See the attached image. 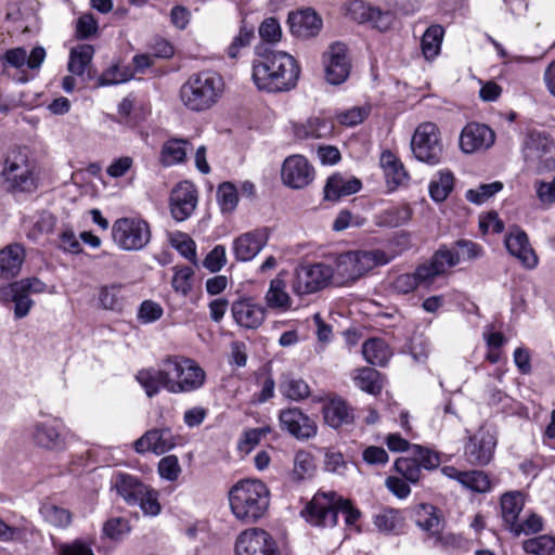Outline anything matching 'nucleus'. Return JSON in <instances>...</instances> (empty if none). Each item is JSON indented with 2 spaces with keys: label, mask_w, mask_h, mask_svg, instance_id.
Segmentation results:
<instances>
[{
  "label": "nucleus",
  "mask_w": 555,
  "mask_h": 555,
  "mask_svg": "<svg viewBox=\"0 0 555 555\" xmlns=\"http://www.w3.org/2000/svg\"><path fill=\"white\" fill-rule=\"evenodd\" d=\"M313 457L306 451H298L294 457L293 475L297 480H302L312 476L314 472Z\"/></svg>",
  "instance_id": "3c124183"
},
{
  "label": "nucleus",
  "mask_w": 555,
  "mask_h": 555,
  "mask_svg": "<svg viewBox=\"0 0 555 555\" xmlns=\"http://www.w3.org/2000/svg\"><path fill=\"white\" fill-rule=\"evenodd\" d=\"M453 253L460 255L461 260H474L482 256L483 250L480 245L470 240H457L453 243L452 248H449Z\"/></svg>",
  "instance_id": "5fc2aeb1"
},
{
  "label": "nucleus",
  "mask_w": 555,
  "mask_h": 555,
  "mask_svg": "<svg viewBox=\"0 0 555 555\" xmlns=\"http://www.w3.org/2000/svg\"><path fill=\"white\" fill-rule=\"evenodd\" d=\"M194 271L190 267L177 268L172 278V287L176 292L188 295L192 289Z\"/></svg>",
  "instance_id": "bf43d9fd"
},
{
  "label": "nucleus",
  "mask_w": 555,
  "mask_h": 555,
  "mask_svg": "<svg viewBox=\"0 0 555 555\" xmlns=\"http://www.w3.org/2000/svg\"><path fill=\"white\" fill-rule=\"evenodd\" d=\"M268 235L264 231L256 230L238 236L234 241V254L237 260H251L266 246Z\"/></svg>",
  "instance_id": "a878e982"
},
{
  "label": "nucleus",
  "mask_w": 555,
  "mask_h": 555,
  "mask_svg": "<svg viewBox=\"0 0 555 555\" xmlns=\"http://www.w3.org/2000/svg\"><path fill=\"white\" fill-rule=\"evenodd\" d=\"M94 55V49L91 44H79L69 52L68 70L77 76H81L90 65Z\"/></svg>",
  "instance_id": "58836bf2"
},
{
  "label": "nucleus",
  "mask_w": 555,
  "mask_h": 555,
  "mask_svg": "<svg viewBox=\"0 0 555 555\" xmlns=\"http://www.w3.org/2000/svg\"><path fill=\"white\" fill-rule=\"evenodd\" d=\"M281 178L292 189H302L314 178V169L302 155L288 156L282 166Z\"/></svg>",
  "instance_id": "dca6fc26"
},
{
  "label": "nucleus",
  "mask_w": 555,
  "mask_h": 555,
  "mask_svg": "<svg viewBox=\"0 0 555 555\" xmlns=\"http://www.w3.org/2000/svg\"><path fill=\"white\" fill-rule=\"evenodd\" d=\"M525 499L521 492L513 491L504 493L501 498V514L508 530L518 521V516L524 508Z\"/></svg>",
  "instance_id": "72a5a7b5"
},
{
  "label": "nucleus",
  "mask_w": 555,
  "mask_h": 555,
  "mask_svg": "<svg viewBox=\"0 0 555 555\" xmlns=\"http://www.w3.org/2000/svg\"><path fill=\"white\" fill-rule=\"evenodd\" d=\"M325 78L331 85L343 83L350 74L351 63L346 44L335 42L323 55Z\"/></svg>",
  "instance_id": "2eb2a0df"
},
{
  "label": "nucleus",
  "mask_w": 555,
  "mask_h": 555,
  "mask_svg": "<svg viewBox=\"0 0 555 555\" xmlns=\"http://www.w3.org/2000/svg\"><path fill=\"white\" fill-rule=\"evenodd\" d=\"M282 393L292 400H301L310 395L308 384L302 379H288L281 385Z\"/></svg>",
  "instance_id": "4d7b16f0"
},
{
  "label": "nucleus",
  "mask_w": 555,
  "mask_h": 555,
  "mask_svg": "<svg viewBox=\"0 0 555 555\" xmlns=\"http://www.w3.org/2000/svg\"><path fill=\"white\" fill-rule=\"evenodd\" d=\"M168 379L169 377L165 365V359L159 362L157 367L151 366L141 369L135 374V380L144 389L149 398H153L158 395L162 389L167 390Z\"/></svg>",
  "instance_id": "b1692460"
},
{
  "label": "nucleus",
  "mask_w": 555,
  "mask_h": 555,
  "mask_svg": "<svg viewBox=\"0 0 555 555\" xmlns=\"http://www.w3.org/2000/svg\"><path fill=\"white\" fill-rule=\"evenodd\" d=\"M270 431V426L245 430L238 442L240 450L244 452H250Z\"/></svg>",
  "instance_id": "13d9d810"
},
{
  "label": "nucleus",
  "mask_w": 555,
  "mask_h": 555,
  "mask_svg": "<svg viewBox=\"0 0 555 555\" xmlns=\"http://www.w3.org/2000/svg\"><path fill=\"white\" fill-rule=\"evenodd\" d=\"M337 493L318 491L302 509V517L312 526L333 528L337 525Z\"/></svg>",
  "instance_id": "9d476101"
},
{
  "label": "nucleus",
  "mask_w": 555,
  "mask_h": 555,
  "mask_svg": "<svg viewBox=\"0 0 555 555\" xmlns=\"http://www.w3.org/2000/svg\"><path fill=\"white\" fill-rule=\"evenodd\" d=\"M0 184L12 194L33 193L37 190L38 177L25 147L13 146L3 155Z\"/></svg>",
  "instance_id": "20e7f679"
},
{
  "label": "nucleus",
  "mask_w": 555,
  "mask_h": 555,
  "mask_svg": "<svg viewBox=\"0 0 555 555\" xmlns=\"http://www.w3.org/2000/svg\"><path fill=\"white\" fill-rule=\"evenodd\" d=\"M397 257L382 249L349 250L339 254L331 266L332 281L336 285L353 283L378 266H385Z\"/></svg>",
  "instance_id": "7ed1b4c3"
},
{
  "label": "nucleus",
  "mask_w": 555,
  "mask_h": 555,
  "mask_svg": "<svg viewBox=\"0 0 555 555\" xmlns=\"http://www.w3.org/2000/svg\"><path fill=\"white\" fill-rule=\"evenodd\" d=\"M282 430L298 440H308L317 435L315 422L297 408L282 410L279 415Z\"/></svg>",
  "instance_id": "a211bd4d"
},
{
  "label": "nucleus",
  "mask_w": 555,
  "mask_h": 555,
  "mask_svg": "<svg viewBox=\"0 0 555 555\" xmlns=\"http://www.w3.org/2000/svg\"><path fill=\"white\" fill-rule=\"evenodd\" d=\"M379 162L390 189H397L408 181L409 175L403 164L392 152L384 151Z\"/></svg>",
  "instance_id": "7c9ffc66"
},
{
  "label": "nucleus",
  "mask_w": 555,
  "mask_h": 555,
  "mask_svg": "<svg viewBox=\"0 0 555 555\" xmlns=\"http://www.w3.org/2000/svg\"><path fill=\"white\" fill-rule=\"evenodd\" d=\"M165 365L169 377L167 391L170 393L192 392L205 384V371L191 358L167 356Z\"/></svg>",
  "instance_id": "423d86ee"
},
{
  "label": "nucleus",
  "mask_w": 555,
  "mask_h": 555,
  "mask_svg": "<svg viewBox=\"0 0 555 555\" xmlns=\"http://www.w3.org/2000/svg\"><path fill=\"white\" fill-rule=\"evenodd\" d=\"M98 21L91 13L82 14L76 23V37L88 39L98 31Z\"/></svg>",
  "instance_id": "338daca9"
},
{
  "label": "nucleus",
  "mask_w": 555,
  "mask_h": 555,
  "mask_svg": "<svg viewBox=\"0 0 555 555\" xmlns=\"http://www.w3.org/2000/svg\"><path fill=\"white\" fill-rule=\"evenodd\" d=\"M324 420L332 428H340L354 422L353 409L341 398H333L323 406Z\"/></svg>",
  "instance_id": "cd10ccee"
},
{
  "label": "nucleus",
  "mask_w": 555,
  "mask_h": 555,
  "mask_svg": "<svg viewBox=\"0 0 555 555\" xmlns=\"http://www.w3.org/2000/svg\"><path fill=\"white\" fill-rule=\"evenodd\" d=\"M171 245L188 260L196 263V248L194 241L186 234L179 233L171 238Z\"/></svg>",
  "instance_id": "680f3d73"
},
{
  "label": "nucleus",
  "mask_w": 555,
  "mask_h": 555,
  "mask_svg": "<svg viewBox=\"0 0 555 555\" xmlns=\"http://www.w3.org/2000/svg\"><path fill=\"white\" fill-rule=\"evenodd\" d=\"M259 36L268 42H276L281 39L282 30L276 18L268 17L259 26Z\"/></svg>",
  "instance_id": "774afa93"
},
{
  "label": "nucleus",
  "mask_w": 555,
  "mask_h": 555,
  "mask_svg": "<svg viewBox=\"0 0 555 555\" xmlns=\"http://www.w3.org/2000/svg\"><path fill=\"white\" fill-rule=\"evenodd\" d=\"M112 238L122 250H141L151 241V229L149 223L143 219L124 217L113 223Z\"/></svg>",
  "instance_id": "0eeeda50"
},
{
  "label": "nucleus",
  "mask_w": 555,
  "mask_h": 555,
  "mask_svg": "<svg viewBox=\"0 0 555 555\" xmlns=\"http://www.w3.org/2000/svg\"><path fill=\"white\" fill-rule=\"evenodd\" d=\"M235 555H280L272 535L261 528H248L236 538Z\"/></svg>",
  "instance_id": "ddd939ff"
},
{
  "label": "nucleus",
  "mask_w": 555,
  "mask_h": 555,
  "mask_svg": "<svg viewBox=\"0 0 555 555\" xmlns=\"http://www.w3.org/2000/svg\"><path fill=\"white\" fill-rule=\"evenodd\" d=\"M414 157L428 165H437L443 156V144L438 127L433 122L421 124L411 140Z\"/></svg>",
  "instance_id": "6e6552de"
},
{
  "label": "nucleus",
  "mask_w": 555,
  "mask_h": 555,
  "mask_svg": "<svg viewBox=\"0 0 555 555\" xmlns=\"http://www.w3.org/2000/svg\"><path fill=\"white\" fill-rule=\"evenodd\" d=\"M503 189V183L494 181L478 185L476 189L466 191L465 197L468 202L481 205Z\"/></svg>",
  "instance_id": "49530a36"
},
{
  "label": "nucleus",
  "mask_w": 555,
  "mask_h": 555,
  "mask_svg": "<svg viewBox=\"0 0 555 555\" xmlns=\"http://www.w3.org/2000/svg\"><path fill=\"white\" fill-rule=\"evenodd\" d=\"M299 73V66L291 54L264 49L253 62L251 77L259 90L276 93L295 88Z\"/></svg>",
  "instance_id": "f257e3e1"
},
{
  "label": "nucleus",
  "mask_w": 555,
  "mask_h": 555,
  "mask_svg": "<svg viewBox=\"0 0 555 555\" xmlns=\"http://www.w3.org/2000/svg\"><path fill=\"white\" fill-rule=\"evenodd\" d=\"M25 258L24 248L20 244H12L0 250V275L10 279L15 276Z\"/></svg>",
  "instance_id": "2f4dec72"
},
{
  "label": "nucleus",
  "mask_w": 555,
  "mask_h": 555,
  "mask_svg": "<svg viewBox=\"0 0 555 555\" xmlns=\"http://www.w3.org/2000/svg\"><path fill=\"white\" fill-rule=\"evenodd\" d=\"M505 246L509 254L516 257L527 269L537 267L538 257L529 244L526 232L520 228L513 227L509 229L505 237Z\"/></svg>",
  "instance_id": "412c9836"
},
{
  "label": "nucleus",
  "mask_w": 555,
  "mask_h": 555,
  "mask_svg": "<svg viewBox=\"0 0 555 555\" xmlns=\"http://www.w3.org/2000/svg\"><path fill=\"white\" fill-rule=\"evenodd\" d=\"M522 550L532 555H555V537L541 534L522 542Z\"/></svg>",
  "instance_id": "c03bdc74"
},
{
  "label": "nucleus",
  "mask_w": 555,
  "mask_h": 555,
  "mask_svg": "<svg viewBox=\"0 0 555 555\" xmlns=\"http://www.w3.org/2000/svg\"><path fill=\"white\" fill-rule=\"evenodd\" d=\"M33 438L37 446L48 450H59L65 446V438L61 434V423L56 420L37 423L34 427Z\"/></svg>",
  "instance_id": "393cba45"
},
{
  "label": "nucleus",
  "mask_w": 555,
  "mask_h": 555,
  "mask_svg": "<svg viewBox=\"0 0 555 555\" xmlns=\"http://www.w3.org/2000/svg\"><path fill=\"white\" fill-rule=\"evenodd\" d=\"M218 203L222 211H233L238 202L237 190L231 182H223L217 190Z\"/></svg>",
  "instance_id": "603ef678"
},
{
  "label": "nucleus",
  "mask_w": 555,
  "mask_h": 555,
  "mask_svg": "<svg viewBox=\"0 0 555 555\" xmlns=\"http://www.w3.org/2000/svg\"><path fill=\"white\" fill-rule=\"evenodd\" d=\"M158 473L162 478H165L169 481H175L178 479L181 467L176 455H168L163 457L158 463Z\"/></svg>",
  "instance_id": "69168bd1"
},
{
  "label": "nucleus",
  "mask_w": 555,
  "mask_h": 555,
  "mask_svg": "<svg viewBox=\"0 0 555 555\" xmlns=\"http://www.w3.org/2000/svg\"><path fill=\"white\" fill-rule=\"evenodd\" d=\"M412 218V209L409 205H400L387 208L374 217V223L380 228H397L405 224Z\"/></svg>",
  "instance_id": "f704fd0d"
},
{
  "label": "nucleus",
  "mask_w": 555,
  "mask_h": 555,
  "mask_svg": "<svg viewBox=\"0 0 555 555\" xmlns=\"http://www.w3.org/2000/svg\"><path fill=\"white\" fill-rule=\"evenodd\" d=\"M264 301L269 309L282 312L292 309L293 300L286 291V282L282 278V273L270 281Z\"/></svg>",
  "instance_id": "c85d7f7f"
},
{
  "label": "nucleus",
  "mask_w": 555,
  "mask_h": 555,
  "mask_svg": "<svg viewBox=\"0 0 555 555\" xmlns=\"http://www.w3.org/2000/svg\"><path fill=\"white\" fill-rule=\"evenodd\" d=\"M361 189V181L352 178L346 179L341 175L331 176L324 186V198L337 202L344 196L357 193Z\"/></svg>",
  "instance_id": "c756f323"
},
{
  "label": "nucleus",
  "mask_w": 555,
  "mask_h": 555,
  "mask_svg": "<svg viewBox=\"0 0 555 555\" xmlns=\"http://www.w3.org/2000/svg\"><path fill=\"white\" fill-rule=\"evenodd\" d=\"M331 266L313 263L299 266L295 269L292 280V291L297 296L317 293L332 282Z\"/></svg>",
  "instance_id": "9b49d317"
},
{
  "label": "nucleus",
  "mask_w": 555,
  "mask_h": 555,
  "mask_svg": "<svg viewBox=\"0 0 555 555\" xmlns=\"http://www.w3.org/2000/svg\"><path fill=\"white\" fill-rule=\"evenodd\" d=\"M46 289V284L37 278L22 279L13 282L0 292L7 300L14 302L15 318L22 319L26 317L33 306L30 294H40Z\"/></svg>",
  "instance_id": "f8f14e48"
},
{
  "label": "nucleus",
  "mask_w": 555,
  "mask_h": 555,
  "mask_svg": "<svg viewBox=\"0 0 555 555\" xmlns=\"http://www.w3.org/2000/svg\"><path fill=\"white\" fill-rule=\"evenodd\" d=\"M460 483L475 492H487L491 488L490 479L488 475L482 470L463 472Z\"/></svg>",
  "instance_id": "de8ad7c7"
},
{
  "label": "nucleus",
  "mask_w": 555,
  "mask_h": 555,
  "mask_svg": "<svg viewBox=\"0 0 555 555\" xmlns=\"http://www.w3.org/2000/svg\"><path fill=\"white\" fill-rule=\"evenodd\" d=\"M411 454L421 464V469L424 468L427 470H433L436 469L441 463L440 456L437 452L420 444L411 446Z\"/></svg>",
  "instance_id": "8fccbe9b"
},
{
  "label": "nucleus",
  "mask_w": 555,
  "mask_h": 555,
  "mask_svg": "<svg viewBox=\"0 0 555 555\" xmlns=\"http://www.w3.org/2000/svg\"><path fill=\"white\" fill-rule=\"evenodd\" d=\"M543 529V519L538 514L531 513L524 521H517L509 530L514 535L534 534Z\"/></svg>",
  "instance_id": "6e6d98bb"
},
{
  "label": "nucleus",
  "mask_w": 555,
  "mask_h": 555,
  "mask_svg": "<svg viewBox=\"0 0 555 555\" xmlns=\"http://www.w3.org/2000/svg\"><path fill=\"white\" fill-rule=\"evenodd\" d=\"M293 131L298 140L326 139L333 134L334 125L327 118L315 116L305 122L295 124Z\"/></svg>",
  "instance_id": "bb28decb"
},
{
  "label": "nucleus",
  "mask_w": 555,
  "mask_h": 555,
  "mask_svg": "<svg viewBox=\"0 0 555 555\" xmlns=\"http://www.w3.org/2000/svg\"><path fill=\"white\" fill-rule=\"evenodd\" d=\"M353 379L357 387L369 393L376 395L382 390L380 374L375 369H359L356 371Z\"/></svg>",
  "instance_id": "37998d69"
},
{
  "label": "nucleus",
  "mask_w": 555,
  "mask_h": 555,
  "mask_svg": "<svg viewBox=\"0 0 555 555\" xmlns=\"http://www.w3.org/2000/svg\"><path fill=\"white\" fill-rule=\"evenodd\" d=\"M287 21L292 34L302 39L317 36L322 28V20L312 9L291 12Z\"/></svg>",
  "instance_id": "4be33fe9"
},
{
  "label": "nucleus",
  "mask_w": 555,
  "mask_h": 555,
  "mask_svg": "<svg viewBox=\"0 0 555 555\" xmlns=\"http://www.w3.org/2000/svg\"><path fill=\"white\" fill-rule=\"evenodd\" d=\"M393 466L398 474L412 483L421 479V464L413 456L399 457L396 460Z\"/></svg>",
  "instance_id": "09e8293b"
},
{
  "label": "nucleus",
  "mask_w": 555,
  "mask_h": 555,
  "mask_svg": "<svg viewBox=\"0 0 555 555\" xmlns=\"http://www.w3.org/2000/svg\"><path fill=\"white\" fill-rule=\"evenodd\" d=\"M190 142L182 139L168 140L162 149V162L165 166H172L184 162Z\"/></svg>",
  "instance_id": "a19ab883"
},
{
  "label": "nucleus",
  "mask_w": 555,
  "mask_h": 555,
  "mask_svg": "<svg viewBox=\"0 0 555 555\" xmlns=\"http://www.w3.org/2000/svg\"><path fill=\"white\" fill-rule=\"evenodd\" d=\"M254 33L251 29H247L246 27H241L240 33L235 36L227 48V55L231 60H235L240 56V52L242 49L248 47L250 44Z\"/></svg>",
  "instance_id": "052dcab7"
},
{
  "label": "nucleus",
  "mask_w": 555,
  "mask_h": 555,
  "mask_svg": "<svg viewBox=\"0 0 555 555\" xmlns=\"http://www.w3.org/2000/svg\"><path fill=\"white\" fill-rule=\"evenodd\" d=\"M443 36L444 29L440 25H431L426 29L421 41L422 53L426 60H434L440 53Z\"/></svg>",
  "instance_id": "4c0bfd02"
},
{
  "label": "nucleus",
  "mask_w": 555,
  "mask_h": 555,
  "mask_svg": "<svg viewBox=\"0 0 555 555\" xmlns=\"http://www.w3.org/2000/svg\"><path fill=\"white\" fill-rule=\"evenodd\" d=\"M373 522L380 532L389 533L400 524L399 512L392 508H384L374 515Z\"/></svg>",
  "instance_id": "864d4df0"
},
{
  "label": "nucleus",
  "mask_w": 555,
  "mask_h": 555,
  "mask_svg": "<svg viewBox=\"0 0 555 555\" xmlns=\"http://www.w3.org/2000/svg\"><path fill=\"white\" fill-rule=\"evenodd\" d=\"M40 514L48 524L56 528H66L72 522V513L51 502L41 505Z\"/></svg>",
  "instance_id": "79ce46f5"
},
{
  "label": "nucleus",
  "mask_w": 555,
  "mask_h": 555,
  "mask_svg": "<svg viewBox=\"0 0 555 555\" xmlns=\"http://www.w3.org/2000/svg\"><path fill=\"white\" fill-rule=\"evenodd\" d=\"M198 197L193 183L183 181L178 183L170 193L169 206L175 220L184 221L195 210Z\"/></svg>",
  "instance_id": "f3484780"
},
{
  "label": "nucleus",
  "mask_w": 555,
  "mask_h": 555,
  "mask_svg": "<svg viewBox=\"0 0 555 555\" xmlns=\"http://www.w3.org/2000/svg\"><path fill=\"white\" fill-rule=\"evenodd\" d=\"M147 487L137 477L128 474H120L116 481L117 492L129 505H135L139 498L146 494Z\"/></svg>",
  "instance_id": "473e14b6"
},
{
  "label": "nucleus",
  "mask_w": 555,
  "mask_h": 555,
  "mask_svg": "<svg viewBox=\"0 0 555 555\" xmlns=\"http://www.w3.org/2000/svg\"><path fill=\"white\" fill-rule=\"evenodd\" d=\"M459 263L460 255L443 245L435 251L428 262L422 263L415 269L414 275L420 285H430L437 276L444 274Z\"/></svg>",
  "instance_id": "4468645a"
},
{
  "label": "nucleus",
  "mask_w": 555,
  "mask_h": 555,
  "mask_svg": "<svg viewBox=\"0 0 555 555\" xmlns=\"http://www.w3.org/2000/svg\"><path fill=\"white\" fill-rule=\"evenodd\" d=\"M99 302L105 310L122 311L126 305L125 286L115 283L101 286L99 288Z\"/></svg>",
  "instance_id": "c9c22d12"
},
{
  "label": "nucleus",
  "mask_w": 555,
  "mask_h": 555,
  "mask_svg": "<svg viewBox=\"0 0 555 555\" xmlns=\"http://www.w3.org/2000/svg\"><path fill=\"white\" fill-rule=\"evenodd\" d=\"M415 522L425 531L437 534L441 530V519L438 511L430 504H421L415 509Z\"/></svg>",
  "instance_id": "ea45409f"
},
{
  "label": "nucleus",
  "mask_w": 555,
  "mask_h": 555,
  "mask_svg": "<svg viewBox=\"0 0 555 555\" xmlns=\"http://www.w3.org/2000/svg\"><path fill=\"white\" fill-rule=\"evenodd\" d=\"M232 317L237 325L247 330L260 327L266 320V308L251 298H242L231 306Z\"/></svg>",
  "instance_id": "aec40b11"
},
{
  "label": "nucleus",
  "mask_w": 555,
  "mask_h": 555,
  "mask_svg": "<svg viewBox=\"0 0 555 555\" xmlns=\"http://www.w3.org/2000/svg\"><path fill=\"white\" fill-rule=\"evenodd\" d=\"M223 88V78L219 74L204 70L189 77L180 89V98L189 109L202 112L218 102Z\"/></svg>",
  "instance_id": "39448f33"
},
{
  "label": "nucleus",
  "mask_w": 555,
  "mask_h": 555,
  "mask_svg": "<svg viewBox=\"0 0 555 555\" xmlns=\"http://www.w3.org/2000/svg\"><path fill=\"white\" fill-rule=\"evenodd\" d=\"M454 177L450 171H441L438 179H435L429 184V194L436 202L444 201L453 189Z\"/></svg>",
  "instance_id": "a18cd8bd"
},
{
  "label": "nucleus",
  "mask_w": 555,
  "mask_h": 555,
  "mask_svg": "<svg viewBox=\"0 0 555 555\" xmlns=\"http://www.w3.org/2000/svg\"><path fill=\"white\" fill-rule=\"evenodd\" d=\"M495 141L494 131L485 124L468 122L460 135V147L466 153H476L490 149Z\"/></svg>",
  "instance_id": "6ab92c4d"
},
{
  "label": "nucleus",
  "mask_w": 555,
  "mask_h": 555,
  "mask_svg": "<svg viewBox=\"0 0 555 555\" xmlns=\"http://www.w3.org/2000/svg\"><path fill=\"white\" fill-rule=\"evenodd\" d=\"M230 508L234 517L245 524H254L264 516L270 504V491L258 479H243L229 491Z\"/></svg>",
  "instance_id": "f03ea898"
},
{
  "label": "nucleus",
  "mask_w": 555,
  "mask_h": 555,
  "mask_svg": "<svg viewBox=\"0 0 555 555\" xmlns=\"http://www.w3.org/2000/svg\"><path fill=\"white\" fill-rule=\"evenodd\" d=\"M129 522L122 517L111 518L103 527L104 534L114 540L121 539L125 534L129 533Z\"/></svg>",
  "instance_id": "0e129e2a"
},
{
  "label": "nucleus",
  "mask_w": 555,
  "mask_h": 555,
  "mask_svg": "<svg viewBox=\"0 0 555 555\" xmlns=\"http://www.w3.org/2000/svg\"><path fill=\"white\" fill-rule=\"evenodd\" d=\"M498 435L490 426H480L464 444L463 456L473 466H486L494 456Z\"/></svg>",
  "instance_id": "1a4fd4ad"
},
{
  "label": "nucleus",
  "mask_w": 555,
  "mask_h": 555,
  "mask_svg": "<svg viewBox=\"0 0 555 555\" xmlns=\"http://www.w3.org/2000/svg\"><path fill=\"white\" fill-rule=\"evenodd\" d=\"M141 511L146 516H156L160 513V504L158 502V493L154 489L147 487L146 494L139 498L138 503Z\"/></svg>",
  "instance_id": "e2e57ef3"
},
{
  "label": "nucleus",
  "mask_w": 555,
  "mask_h": 555,
  "mask_svg": "<svg viewBox=\"0 0 555 555\" xmlns=\"http://www.w3.org/2000/svg\"><path fill=\"white\" fill-rule=\"evenodd\" d=\"M175 444L173 435L168 428L152 429L134 442V449L138 453L153 452L159 455L171 450Z\"/></svg>",
  "instance_id": "5701e85b"
},
{
  "label": "nucleus",
  "mask_w": 555,
  "mask_h": 555,
  "mask_svg": "<svg viewBox=\"0 0 555 555\" xmlns=\"http://www.w3.org/2000/svg\"><path fill=\"white\" fill-rule=\"evenodd\" d=\"M362 353L364 359L378 366H384L391 357V351L388 345L380 338H371L362 346Z\"/></svg>",
  "instance_id": "e433bc0d"
}]
</instances>
